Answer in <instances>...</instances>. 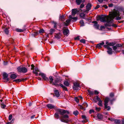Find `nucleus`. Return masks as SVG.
<instances>
[{"label":"nucleus","instance_id":"7c9ffc66","mask_svg":"<svg viewBox=\"0 0 124 124\" xmlns=\"http://www.w3.org/2000/svg\"><path fill=\"white\" fill-rule=\"evenodd\" d=\"M16 30L17 32H22L23 31V30L18 29H16Z\"/></svg>","mask_w":124,"mask_h":124},{"label":"nucleus","instance_id":"423d86ee","mask_svg":"<svg viewBox=\"0 0 124 124\" xmlns=\"http://www.w3.org/2000/svg\"><path fill=\"white\" fill-rule=\"evenodd\" d=\"M61 81V80L59 79H55L54 80V82L52 83V84L56 86H59V85L58 84V83L60 82Z\"/></svg>","mask_w":124,"mask_h":124},{"label":"nucleus","instance_id":"c03bdc74","mask_svg":"<svg viewBox=\"0 0 124 124\" xmlns=\"http://www.w3.org/2000/svg\"><path fill=\"white\" fill-rule=\"evenodd\" d=\"M113 49L114 50H116L117 48V47L116 46H113L112 47Z\"/></svg>","mask_w":124,"mask_h":124},{"label":"nucleus","instance_id":"1a4fd4ad","mask_svg":"<svg viewBox=\"0 0 124 124\" xmlns=\"http://www.w3.org/2000/svg\"><path fill=\"white\" fill-rule=\"evenodd\" d=\"M3 78L4 80L7 81H8L9 79L8 78V75L6 73H3Z\"/></svg>","mask_w":124,"mask_h":124},{"label":"nucleus","instance_id":"0e129e2a","mask_svg":"<svg viewBox=\"0 0 124 124\" xmlns=\"http://www.w3.org/2000/svg\"><path fill=\"white\" fill-rule=\"evenodd\" d=\"M75 100L78 103V98L77 97H75Z\"/></svg>","mask_w":124,"mask_h":124},{"label":"nucleus","instance_id":"864d4df0","mask_svg":"<svg viewBox=\"0 0 124 124\" xmlns=\"http://www.w3.org/2000/svg\"><path fill=\"white\" fill-rule=\"evenodd\" d=\"M102 7H104L106 9H107L108 8V7L106 5H103L102 6Z\"/></svg>","mask_w":124,"mask_h":124},{"label":"nucleus","instance_id":"09e8293b","mask_svg":"<svg viewBox=\"0 0 124 124\" xmlns=\"http://www.w3.org/2000/svg\"><path fill=\"white\" fill-rule=\"evenodd\" d=\"M96 110L98 111H99L100 110L101 108H100L96 107L95 108Z\"/></svg>","mask_w":124,"mask_h":124},{"label":"nucleus","instance_id":"603ef678","mask_svg":"<svg viewBox=\"0 0 124 124\" xmlns=\"http://www.w3.org/2000/svg\"><path fill=\"white\" fill-rule=\"evenodd\" d=\"M45 61H49V59L48 57H46L45 59Z\"/></svg>","mask_w":124,"mask_h":124},{"label":"nucleus","instance_id":"8fccbe9b","mask_svg":"<svg viewBox=\"0 0 124 124\" xmlns=\"http://www.w3.org/2000/svg\"><path fill=\"white\" fill-rule=\"evenodd\" d=\"M108 6L109 7H112L113 6V4L112 3H110L108 4Z\"/></svg>","mask_w":124,"mask_h":124},{"label":"nucleus","instance_id":"9b49d317","mask_svg":"<svg viewBox=\"0 0 124 124\" xmlns=\"http://www.w3.org/2000/svg\"><path fill=\"white\" fill-rule=\"evenodd\" d=\"M39 70L37 68H35L33 70V73H34L36 76H37L38 75V72H39Z\"/></svg>","mask_w":124,"mask_h":124},{"label":"nucleus","instance_id":"473e14b6","mask_svg":"<svg viewBox=\"0 0 124 124\" xmlns=\"http://www.w3.org/2000/svg\"><path fill=\"white\" fill-rule=\"evenodd\" d=\"M80 23L81 24V26H83L84 25V23L83 20H81L80 21Z\"/></svg>","mask_w":124,"mask_h":124},{"label":"nucleus","instance_id":"aec40b11","mask_svg":"<svg viewBox=\"0 0 124 124\" xmlns=\"http://www.w3.org/2000/svg\"><path fill=\"white\" fill-rule=\"evenodd\" d=\"M49 79L50 80V82L51 84H52L54 82L53 81L54 80L53 77L52 76H50L49 77Z\"/></svg>","mask_w":124,"mask_h":124},{"label":"nucleus","instance_id":"49530a36","mask_svg":"<svg viewBox=\"0 0 124 124\" xmlns=\"http://www.w3.org/2000/svg\"><path fill=\"white\" fill-rule=\"evenodd\" d=\"M14 81L16 82H19L21 81L20 79H17L15 80Z\"/></svg>","mask_w":124,"mask_h":124},{"label":"nucleus","instance_id":"f03ea898","mask_svg":"<svg viewBox=\"0 0 124 124\" xmlns=\"http://www.w3.org/2000/svg\"><path fill=\"white\" fill-rule=\"evenodd\" d=\"M59 114L58 113H56L54 115L55 118L58 119L59 117L60 118L61 121L62 122L67 123L69 121V117L66 113L69 114V112L68 111L63 109H59L58 110Z\"/></svg>","mask_w":124,"mask_h":124},{"label":"nucleus","instance_id":"e2e57ef3","mask_svg":"<svg viewBox=\"0 0 124 124\" xmlns=\"http://www.w3.org/2000/svg\"><path fill=\"white\" fill-rule=\"evenodd\" d=\"M104 46L105 48H107V49L108 47H109L108 46V45H104Z\"/></svg>","mask_w":124,"mask_h":124},{"label":"nucleus","instance_id":"72a5a7b5","mask_svg":"<svg viewBox=\"0 0 124 124\" xmlns=\"http://www.w3.org/2000/svg\"><path fill=\"white\" fill-rule=\"evenodd\" d=\"M115 122L116 124L120 123L121 121L120 120H115Z\"/></svg>","mask_w":124,"mask_h":124},{"label":"nucleus","instance_id":"c9c22d12","mask_svg":"<svg viewBox=\"0 0 124 124\" xmlns=\"http://www.w3.org/2000/svg\"><path fill=\"white\" fill-rule=\"evenodd\" d=\"M102 101H99L98 103V104L101 106H102Z\"/></svg>","mask_w":124,"mask_h":124},{"label":"nucleus","instance_id":"4d7b16f0","mask_svg":"<svg viewBox=\"0 0 124 124\" xmlns=\"http://www.w3.org/2000/svg\"><path fill=\"white\" fill-rule=\"evenodd\" d=\"M94 94H99V93L97 91L95 90L94 92Z\"/></svg>","mask_w":124,"mask_h":124},{"label":"nucleus","instance_id":"3c124183","mask_svg":"<svg viewBox=\"0 0 124 124\" xmlns=\"http://www.w3.org/2000/svg\"><path fill=\"white\" fill-rule=\"evenodd\" d=\"M112 26L113 27H117V25L116 24L114 23L112 24Z\"/></svg>","mask_w":124,"mask_h":124},{"label":"nucleus","instance_id":"f257e3e1","mask_svg":"<svg viewBox=\"0 0 124 124\" xmlns=\"http://www.w3.org/2000/svg\"><path fill=\"white\" fill-rule=\"evenodd\" d=\"M120 16V14L118 11L114 10L110 14L109 16L102 15L100 16L99 18L100 21L102 22L112 23L113 22V19L115 18L116 20H121V17Z\"/></svg>","mask_w":124,"mask_h":124},{"label":"nucleus","instance_id":"c756f323","mask_svg":"<svg viewBox=\"0 0 124 124\" xmlns=\"http://www.w3.org/2000/svg\"><path fill=\"white\" fill-rule=\"evenodd\" d=\"M78 106L80 107V109L82 110H85V108L83 107V105L82 106L80 105H78Z\"/></svg>","mask_w":124,"mask_h":124},{"label":"nucleus","instance_id":"052dcab7","mask_svg":"<svg viewBox=\"0 0 124 124\" xmlns=\"http://www.w3.org/2000/svg\"><path fill=\"white\" fill-rule=\"evenodd\" d=\"M31 70H33L34 69V65L33 64H32L31 65Z\"/></svg>","mask_w":124,"mask_h":124},{"label":"nucleus","instance_id":"6e6d98bb","mask_svg":"<svg viewBox=\"0 0 124 124\" xmlns=\"http://www.w3.org/2000/svg\"><path fill=\"white\" fill-rule=\"evenodd\" d=\"M100 7V5H97L96 7H95V9H97V8H98Z\"/></svg>","mask_w":124,"mask_h":124},{"label":"nucleus","instance_id":"bb28decb","mask_svg":"<svg viewBox=\"0 0 124 124\" xmlns=\"http://www.w3.org/2000/svg\"><path fill=\"white\" fill-rule=\"evenodd\" d=\"M4 31L5 34H8L9 31L8 29L7 28H6L5 29Z\"/></svg>","mask_w":124,"mask_h":124},{"label":"nucleus","instance_id":"9d476101","mask_svg":"<svg viewBox=\"0 0 124 124\" xmlns=\"http://www.w3.org/2000/svg\"><path fill=\"white\" fill-rule=\"evenodd\" d=\"M46 106L49 109H54L55 108V106L52 104H49L46 105Z\"/></svg>","mask_w":124,"mask_h":124},{"label":"nucleus","instance_id":"4468645a","mask_svg":"<svg viewBox=\"0 0 124 124\" xmlns=\"http://www.w3.org/2000/svg\"><path fill=\"white\" fill-rule=\"evenodd\" d=\"M69 31L68 29H64L63 31V33L65 35H67L68 34Z\"/></svg>","mask_w":124,"mask_h":124},{"label":"nucleus","instance_id":"7ed1b4c3","mask_svg":"<svg viewBox=\"0 0 124 124\" xmlns=\"http://www.w3.org/2000/svg\"><path fill=\"white\" fill-rule=\"evenodd\" d=\"M68 18L69 19L66 20V23H64V24L66 26H68L71 21L72 22H75L77 21L78 19L77 16L73 17L71 15H70L69 16Z\"/></svg>","mask_w":124,"mask_h":124},{"label":"nucleus","instance_id":"c85d7f7f","mask_svg":"<svg viewBox=\"0 0 124 124\" xmlns=\"http://www.w3.org/2000/svg\"><path fill=\"white\" fill-rule=\"evenodd\" d=\"M80 41L81 43L85 44V40L84 39H81L80 40Z\"/></svg>","mask_w":124,"mask_h":124},{"label":"nucleus","instance_id":"ea45409f","mask_svg":"<svg viewBox=\"0 0 124 124\" xmlns=\"http://www.w3.org/2000/svg\"><path fill=\"white\" fill-rule=\"evenodd\" d=\"M12 115L11 114H10L9 115L8 117V119L9 120H10L12 119Z\"/></svg>","mask_w":124,"mask_h":124},{"label":"nucleus","instance_id":"2f4dec72","mask_svg":"<svg viewBox=\"0 0 124 124\" xmlns=\"http://www.w3.org/2000/svg\"><path fill=\"white\" fill-rule=\"evenodd\" d=\"M80 16L81 17L83 18H84L85 17V14L84 13H81Z\"/></svg>","mask_w":124,"mask_h":124},{"label":"nucleus","instance_id":"13d9d810","mask_svg":"<svg viewBox=\"0 0 124 124\" xmlns=\"http://www.w3.org/2000/svg\"><path fill=\"white\" fill-rule=\"evenodd\" d=\"M1 106V107L3 108H4L5 107H6L5 105L4 104H2Z\"/></svg>","mask_w":124,"mask_h":124},{"label":"nucleus","instance_id":"39448f33","mask_svg":"<svg viewBox=\"0 0 124 124\" xmlns=\"http://www.w3.org/2000/svg\"><path fill=\"white\" fill-rule=\"evenodd\" d=\"M17 69L18 71L20 72L25 73L27 71V69L25 67L20 66L18 67Z\"/></svg>","mask_w":124,"mask_h":124},{"label":"nucleus","instance_id":"a878e982","mask_svg":"<svg viewBox=\"0 0 124 124\" xmlns=\"http://www.w3.org/2000/svg\"><path fill=\"white\" fill-rule=\"evenodd\" d=\"M85 0H78V5H80L81 3H83L85 1Z\"/></svg>","mask_w":124,"mask_h":124},{"label":"nucleus","instance_id":"dca6fc26","mask_svg":"<svg viewBox=\"0 0 124 124\" xmlns=\"http://www.w3.org/2000/svg\"><path fill=\"white\" fill-rule=\"evenodd\" d=\"M73 89L74 90H77L78 89V83H74L73 87Z\"/></svg>","mask_w":124,"mask_h":124},{"label":"nucleus","instance_id":"37998d69","mask_svg":"<svg viewBox=\"0 0 124 124\" xmlns=\"http://www.w3.org/2000/svg\"><path fill=\"white\" fill-rule=\"evenodd\" d=\"M114 45V44L113 43H109L108 44V45L110 46H113Z\"/></svg>","mask_w":124,"mask_h":124},{"label":"nucleus","instance_id":"a211bd4d","mask_svg":"<svg viewBox=\"0 0 124 124\" xmlns=\"http://www.w3.org/2000/svg\"><path fill=\"white\" fill-rule=\"evenodd\" d=\"M92 23H94V25L96 28H98L99 25L98 24V22L97 21H94L92 22Z\"/></svg>","mask_w":124,"mask_h":124},{"label":"nucleus","instance_id":"de8ad7c7","mask_svg":"<svg viewBox=\"0 0 124 124\" xmlns=\"http://www.w3.org/2000/svg\"><path fill=\"white\" fill-rule=\"evenodd\" d=\"M94 112V110L93 109H91L89 111V113L91 114L92 113H93Z\"/></svg>","mask_w":124,"mask_h":124},{"label":"nucleus","instance_id":"6e6552de","mask_svg":"<svg viewBox=\"0 0 124 124\" xmlns=\"http://www.w3.org/2000/svg\"><path fill=\"white\" fill-rule=\"evenodd\" d=\"M78 13V9H72L71 11V16L73 17L75 16V15Z\"/></svg>","mask_w":124,"mask_h":124},{"label":"nucleus","instance_id":"79ce46f5","mask_svg":"<svg viewBox=\"0 0 124 124\" xmlns=\"http://www.w3.org/2000/svg\"><path fill=\"white\" fill-rule=\"evenodd\" d=\"M116 45L117 47H122V45L120 44H117Z\"/></svg>","mask_w":124,"mask_h":124},{"label":"nucleus","instance_id":"5fc2aeb1","mask_svg":"<svg viewBox=\"0 0 124 124\" xmlns=\"http://www.w3.org/2000/svg\"><path fill=\"white\" fill-rule=\"evenodd\" d=\"M104 44V42H102L101 43H99V44L101 46L103 45Z\"/></svg>","mask_w":124,"mask_h":124},{"label":"nucleus","instance_id":"680f3d73","mask_svg":"<svg viewBox=\"0 0 124 124\" xmlns=\"http://www.w3.org/2000/svg\"><path fill=\"white\" fill-rule=\"evenodd\" d=\"M21 81H24L25 80H26V78H22L21 79H20Z\"/></svg>","mask_w":124,"mask_h":124},{"label":"nucleus","instance_id":"20e7f679","mask_svg":"<svg viewBox=\"0 0 124 124\" xmlns=\"http://www.w3.org/2000/svg\"><path fill=\"white\" fill-rule=\"evenodd\" d=\"M114 100V99H113L112 100H110V99L108 98H106L104 100V108L105 109H106L108 111L110 110V107L109 106H108V101H110L111 103Z\"/></svg>","mask_w":124,"mask_h":124},{"label":"nucleus","instance_id":"ddd939ff","mask_svg":"<svg viewBox=\"0 0 124 124\" xmlns=\"http://www.w3.org/2000/svg\"><path fill=\"white\" fill-rule=\"evenodd\" d=\"M92 6L91 4L90 3H88L86 5V8L87 11H89L91 9Z\"/></svg>","mask_w":124,"mask_h":124},{"label":"nucleus","instance_id":"a19ab883","mask_svg":"<svg viewBox=\"0 0 124 124\" xmlns=\"http://www.w3.org/2000/svg\"><path fill=\"white\" fill-rule=\"evenodd\" d=\"M84 6V4L83 3H82L80 6V8H83Z\"/></svg>","mask_w":124,"mask_h":124},{"label":"nucleus","instance_id":"393cba45","mask_svg":"<svg viewBox=\"0 0 124 124\" xmlns=\"http://www.w3.org/2000/svg\"><path fill=\"white\" fill-rule=\"evenodd\" d=\"M63 84L67 86H69V84L68 82L66 81L64 82Z\"/></svg>","mask_w":124,"mask_h":124},{"label":"nucleus","instance_id":"a18cd8bd","mask_svg":"<svg viewBox=\"0 0 124 124\" xmlns=\"http://www.w3.org/2000/svg\"><path fill=\"white\" fill-rule=\"evenodd\" d=\"M96 47V48H100L101 47V46L98 44L97 45Z\"/></svg>","mask_w":124,"mask_h":124},{"label":"nucleus","instance_id":"f3484780","mask_svg":"<svg viewBox=\"0 0 124 124\" xmlns=\"http://www.w3.org/2000/svg\"><path fill=\"white\" fill-rule=\"evenodd\" d=\"M108 50L107 51L108 53L109 54H111L112 53V49L110 47H108Z\"/></svg>","mask_w":124,"mask_h":124},{"label":"nucleus","instance_id":"4be33fe9","mask_svg":"<svg viewBox=\"0 0 124 124\" xmlns=\"http://www.w3.org/2000/svg\"><path fill=\"white\" fill-rule=\"evenodd\" d=\"M82 119H84V121H82V122H87V119L85 116L83 115H82Z\"/></svg>","mask_w":124,"mask_h":124},{"label":"nucleus","instance_id":"774afa93","mask_svg":"<svg viewBox=\"0 0 124 124\" xmlns=\"http://www.w3.org/2000/svg\"><path fill=\"white\" fill-rule=\"evenodd\" d=\"M14 120L13 119L12 120V121L10 122H11V124L12 123L14 122Z\"/></svg>","mask_w":124,"mask_h":124},{"label":"nucleus","instance_id":"bf43d9fd","mask_svg":"<svg viewBox=\"0 0 124 124\" xmlns=\"http://www.w3.org/2000/svg\"><path fill=\"white\" fill-rule=\"evenodd\" d=\"M83 107H87V105L86 103H84L83 105Z\"/></svg>","mask_w":124,"mask_h":124},{"label":"nucleus","instance_id":"2eb2a0df","mask_svg":"<svg viewBox=\"0 0 124 124\" xmlns=\"http://www.w3.org/2000/svg\"><path fill=\"white\" fill-rule=\"evenodd\" d=\"M59 85L61 86L63 88V90L66 91H67V87L64 86L62 84H60Z\"/></svg>","mask_w":124,"mask_h":124},{"label":"nucleus","instance_id":"412c9836","mask_svg":"<svg viewBox=\"0 0 124 124\" xmlns=\"http://www.w3.org/2000/svg\"><path fill=\"white\" fill-rule=\"evenodd\" d=\"M97 117L98 119H101L103 118V115L101 114H98L97 115Z\"/></svg>","mask_w":124,"mask_h":124},{"label":"nucleus","instance_id":"338daca9","mask_svg":"<svg viewBox=\"0 0 124 124\" xmlns=\"http://www.w3.org/2000/svg\"><path fill=\"white\" fill-rule=\"evenodd\" d=\"M35 115H32V116H31V119L35 117Z\"/></svg>","mask_w":124,"mask_h":124},{"label":"nucleus","instance_id":"0eeeda50","mask_svg":"<svg viewBox=\"0 0 124 124\" xmlns=\"http://www.w3.org/2000/svg\"><path fill=\"white\" fill-rule=\"evenodd\" d=\"M39 75L41 76L45 80L48 81L49 80L48 78L46 77V75L43 73H39Z\"/></svg>","mask_w":124,"mask_h":124},{"label":"nucleus","instance_id":"6ab92c4d","mask_svg":"<svg viewBox=\"0 0 124 124\" xmlns=\"http://www.w3.org/2000/svg\"><path fill=\"white\" fill-rule=\"evenodd\" d=\"M54 93L55 96L57 97H59L60 96V95L59 94V92L57 90H54Z\"/></svg>","mask_w":124,"mask_h":124},{"label":"nucleus","instance_id":"f8f14e48","mask_svg":"<svg viewBox=\"0 0 124 124\" xmlns=\"http://www.w3.org/2000/svg\"><path fill=\"white\" fill-rule=\"evenodd\" d=\"M61 35L60 33L56 34L55 36V38L57 39H60L61 37Z\"/></svg>","mask_w":124,"mask_h":124},{"label":"nucleus","instance_id":"f704fd0d","mask_svg":"<svg viewBox=\"0 0 124 124\" xmlns=\"http://www.w3.org/2000/svg\"><path fill=\"white\" fill-rule=\"evenodd\" d=\"M44 32V30L43 29H40L39 31V33H43Z\"/></svg>","mask_w":124,"mask_h":124},{"label":"nucleus","instance_id":"b1692460","mask_svg":"<svg viewBox=\"0 0 124 124\" xmlns=\"http://www.w3.org/2000/svg\"><path fill=\"white\" fill-rule=\"evenodd\" d=\"M17 77V76L15 74H12L11 75L10 77L11 78L13 79H15Z\"/></svg>","mask_w":124,"mask_h":124},{"label":"nucleus","instance_id":"e433bc0d","mask_svg":"<svg viewBox=\"0 0 124 124\" xmlns=\"http://www.w3.org/2000/svg\"><path fill=\"white\" fill-rule=\"evenodd\" d=\"M110 96L111 97H113L114 96V93H111L110 94Z\"/></svg>","mask_w":124,"mask_h":124},{"label":"nucleus","instance_id":"58836bf2","mask_svg":"<svg viewBox=\"0 0 124 124\" xmlns=\"http://www.w3.org/2000/svg\"><path fill=\"white\" fill-rule=\"evenodd\" d=\"M96 99L97 100H98L99 101V102L102 101L100 99V98L98 97V96H96Z\"/></svg>","mask_w":124,"mask_h":124},{"label":"nucleus","instance_id":"cd10ccee","mask_svg":"<svg viewBox=\"0 0 124 124\" xmlns=\"http://www.w3.org/2000/svg\"><path fill=\"white\" fill-rule=\"evenodd\" d=\"M55 31V30L54 29H51L50 30V34H52Z\"/></svg>","mask_w":124,"mask_h":124},{"label":"nucleus","instance_id":"69168bd1","mask_svg":"<svg viewBox=\"0 0 124 124\" xmlns=\"http://www.w3.org/2000/svg\"><path fill=\"white\" fill-rule=\"evenodd\" d=\"M56 23H54V27L55 28H56Z\"/></svg>","mask_w":124,"mask_h":124},{"label":"nucleus","instance_id":"4c0bfd02","mask_svg":"<svg viewBox=\"0 0 124 124\" xmlns=\"http://www.w3.org/2000/svg\"><path fill=\"white\" fill-rule=\"evenodd\" d=\"M73 114L75 116H77L78 115V111L77 110L74 111L73 112Z\"/></svg>","mask_w":124,"mask_h":124},{"label":"nucleus","instance_id":"5701e85b","mask_svg":"<svg viewBox=\"0 0 124 124\" xmlns=\"http://www.w3.org/2000/svg\"><path fill=\"white\" fill-rule=\"evenodd\" d=\"M87 91L88 93H89V94L90 95H93L94 94V93L93 91H92L89 90H88Z\"/></svg>","mask_w":124,"mask_h":124}]
</instances>
